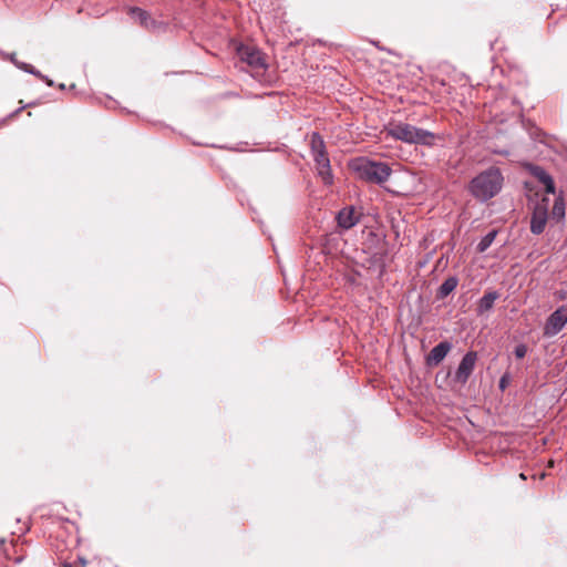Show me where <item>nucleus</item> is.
I'll return each mask as SVG.
<instances>
[{
  "instance_id": "nucleus-1",
  "label": "nucleus",
  "mask_w": 567,
  "mask_h": 567,
  "mask_svg": "<svg viewBox=\"0 0 567 567\" xmlns=\"http://www.w3.org/2000/svg\"><path fill=\"white\" fill-rule=\"evenodd\" d=\"M503 184L504 176L501 169L491 166L470 181L468 192L480 203H486L501 193Z\"/></svg>"
},
{
  "instance_id": "nucleus-2",
  "label": "nucleus",
  "mask_w": 567,
  "mask_h": 567,
  "mask_svg": "<svg viewBox=\"0 0 567 567\" xmlns=\"http://www.w3.org/2000/svg\"><path fill=\"white\" fill-rule=\"evenodd\" d=\"M385 132L393 140L427 147L435 146L437 141H444L441 135L400 121L390 122L385 127Z\"/></svg>"
},
{
  "instance_id": "nucleus-3",
  "label": "nucleus",
  "mask_w": 567,
  "mask_h": 567,
  "mask_svg": "<svg viewBox=\"0 0 567 567\" xmlns=\"http://www.w3.org/2000/svg\"><path fill=\"white\" fill-rule=\"evenodd\" d=\"M351 167L361 181L377 185H382L392 174V168L388 163L367 157L355 158L352 161Z\"/></svg>"
},
{
  "instance_id": "nucleus-4",
  "label": "nucleus",
  "mask_w": 567,
  "mask_h": 567,
  "mask_svg": "<svg viewBox=\"0 0 567 567\" xmlns=\"http://www.w3.org/2000/svg\"><path fill=\"white\" fill-rule=\"evenodd\" d=\"M237 55L255 71H265L268 66L264 53L256 47L240 44L237 48Z\"/></svg>"
},
{
  "instance_id": "nucleus-5",
  "label": "nucleus",
  "mask_w": 567,
  "mask_h": 567,
  "mask_svg": "<svg viewBox=\"0 0 567 567\" xmlns=\"http://www.w3.org/2000/svg\"><path fill=\"white\" fill-rule=\"evenodd\" d=\"M548 219V198H543L534 205L530 217V231L534 235H540Z\"/></svg>"
},
{
  "instance_id": "nucleus-6",
  "label": "nucleus",
  "mask_w": 567,
  "mask_h": 567,
  "mask_svg": "<svg viewBox=\"0 0 567 567\" xmlns=\"http://www.w3.org/2000/svg\"><path fill=\"white\" fill-rule=\"evenodd\" d=\"M476 361H477V352L473 351V350L467 351L463 355V358L454 373V377H453L454 382L460 383V384H465L468 381L473 371L475 370Z\"/></svg>"
},
{
  "instance_id": "nucleus-7",
  "label": "nucleus",
  "mask_w": 567,
  "mask_h": 567,
  "mask_svg": "<svg viewBox=\"0 0 567 567\" xmlns=\"http://www.w3.org/2000/svg\"><path fill=\"white\" fill-rule=\"evenodd\" d=\"M567 323V307L561 306L547 318L544 326V336L554 337L558 334Z\"/></svg>"
},
{
  "instance_id": "nucleus-8",
  "label": "nucleus",
  "mask_w": 567,
  "mask_h": 567,
  "mask_svg": "<svg viewBox=\"0 0 567 567\" xmlns=\"http://www.w3.org/2000/svg\"><path fill=\"white\" fill-rule=\"evenodd\" d=\"M130 14L140 22L141 27L147 30L157 31L166 27V23L151 18L147 11L138 7H131Z\"/></svg>"
},
{
  "instance_id": "nucleus-9",
  "label": "nucleus",
  "mask_w": 567,
  "mask_h": 567,
  "mask_svg": "<svg viewBox=\"0 0 567 567\" xmlns=\"http://www.w3.org/2000/svg\"><path fill=\"white\" fill-rule=\"evenodd\" d=\"M318 176L322 179L324 185L333 184V175L331 171L330 158L328 153L312 156Z\"/></svg>"
},
{
  "instance_id": "nucleus-10",
  "label": "nucleus",
  "mask_w": 567,
  "mask_h": 567,
  "mask_svg": "<svg viewBox=\"0 0 567 567\" xmlns=\"http://www.w3.org/2000/svg\"><path fill=\"white\" fill-rule=\"evenodd\" d=\"M528 171L533 177L544 185V189L547 194H555L556 187L554 179L544 167L530 164Z\"/></svg>"
},
{
  "instance_id": "nucleus-11",
  "label": "nucleus",
  "mask_w": 567,
  "mask_h": 567,
  "mask_svg": "<svg viewBox=\"0 0 567 567\" xmlns=\"http://www.w3.org/2000/svg\"><path fill=\"white\" fill-rule=\"evenodd\" d=\"M452 348H453V344L450 341H447V340L441 341L440 343L434 346L432 348V350L430 351V353L427 354L426 364L429 367L437 365L445 359V357L452 350Z\"/></svg>"
},
{
  "instance_id": "nucleus-12",
  "label": "nucleus",
  "mask_w": 567,
  "mask_h": 567,
  "mask_svg": "<svg viewBox=\"0 0 567 567\" xmlns=\"http://www.w3.org/2000/svg\"><path fill=\"white\" fill-rule=\"evenodd\" d=\"M336 219L339 227L350 229L359 223L360 215L355 213L353 206H347L337 214Z\"/></svg>"
},
{
  "instance_id": "nucleus-13",
  "label": "nucleus",
  "mask_w": 567,
  "mask_h": 567,
  "mask_svg": "<svg viewBox=\"0 0 567 567\" xmlns=\"http://www.w3.org/2000/svg\"><path fill=\"white\" fill-rule=\"evenodd\" d=\"M499 298V292L496 290H489L480 298L477 302V313L483 315L493 309L494 302Z\"/></svg>"
},
{
  "instance_id": "nucleus-14",
  "label": "nucleus",
  "mask_w": 567,
  "mask_h": 567,
  "mask_svg": "<svg viewBox=\"0 0 567 567\" xmlns=\"http://www.w3.org/2000/svg\"><path fill=\"white\" fill-rule=\"evenodd\" d=\"M458 285V278L456 276L447 277L439 287L436 297L437 299L446 298Z\"/></svg>"
},
{
  "instance_id": "nucleus-15",
  "label": "nucleus",
  "mask_w": 567,
  "mask_h": 567,
  "mask_svg": "<svg viewBox=\"0 0 567 567\" xmlns=\"http://www.w3.org/2000/svg\"><path fill=\"white\" fill-rule=\"evenodd\" d=\"M310 150L312 156L327 153L326 143L318 132H312L310 136Z\"/></svg>"
},
{
  "instance_id": "nucleus-16",
  "label": "nucleus",
  "mask_w": 567,
  "mask_h": 567,
  "mask_svg": "<svg viewBox=\"0 0 567 567\" xmlns=\"http://www.w3.org/2000/svg\"><path fill=\"white\" fill-rule=\"evenodd\" d=\"M496 236H497V230H495V229L489 230L485 236H483L481 238L480 243L476 246V250L478 252L486 251L491 247L493 241L495 240Z\"/></svg>"
},
{
  "instance_id": "nucleus-17",
  "label": "nucleus",
  "mask_w": 567,
  "mask_h": 567,
  "mask_svg": "<svg viewBox=\"0 0 567 567\" xmlns=\"http://www.w3.org/2000/svg\"><path fill=\"white\" fill-rule=\"evenodd\" d=\"M553 215L557 217L558 219H561L565 217V204L561 198H557L553 206Z\"/></svg>"
},
{
  "instance_id": "nucleus-18",
  "label": "nucleus",
  "mask_w": 567,
  "mask_h": 567,
  "mask_svg": "<svg viewBox=\"0 0 567 567\" xmlns=\"http://www.w3.org/2000/svg\"><path fill=\"white\" fill-rule=\"evenodd\" d=\"M16 66L34 76H42V73L39 70H37L33 65L28 64L25 62L18 61Z\"/></svg>"
},
{
  "instance_id": "nucleus-19",
  "label": "nucleus",
  "mask_w": 567,
  "mask_h": 567,
  "mask_svg": "<svg viewBox=\"0 0 567 567\" xmlns=\"http://www.w3.org/2000/svg\"><path fill=\"white\" fill-rule=\"evenodd\" d=\"M527 353V346L525 343H519L514 348V355L516 359L525 358Z\"/></svg>"
},
{
  "instance_id": "nucleus-20",
  "label": "nucleus",
  "mask_w": 567,
  "mask_h": 567,
  "mask_svg": "<svg viewBox=\"0 0 567 567\" xmlns=\"http://www.w3.org/2000/svg\"><path fill=\"white\" fill-rule=\"evenodd\" d=\"M383 257H384V254H374L373 257H372L374 262H379L380 264L381 271H383L384 267H385L384 262H383Z\"/></svg>"
},
{
  "instance_id": "nucleus-21",
  "label": "nucleus",
  "mask_w": 567,
  "mask_h": 567,
  "mask_svg": "<svg viewBox=\"0 0 567 567\" xmlns=\"http://www.w3.org/2000/svg\"><path fill=\"white\" fill-rule=\"evenodd\" d=\"M38 78L40 80L44 81L47 83V85H49V86H53V84H54V82L44 74H42V76H38Z\"/></svg>"
},
{
  "instance_id": "nucleus-22",
  "label": "nucleus",
  "mask_w": 567,
  "mask_h": 567,
  "mask_svg": "<svg viewBox=\"0 0 567 567\" xmlns=\"http://www.w3.org/2000/svg\"><path fill=\"white\" fill-rule=\"evenodd\" d=\"M7 58L14 64L17 65L18 63V60L16 58V53H10V54H7Z\"/></svg>"
},
{
  "instance_id": "nucleus-23",
  "label": "nucleus",
  "mask_w": 567,
  "mask_h": 567,
  "mask_svg": "<svg viewBox=\"0 0 567 567\" xmlns=\"http://www.w3.org/2000/svg\"><path fill=\"white\" fill-rule=\"evenodd\" d=\"M507 385V380H506V377H502L501 380H499V388L502 390H504Z\"/></svg>"
},
{
  "instance_id": "nucleus-24",
  "label": "nucleus",
  "mask_w": 567,
  "mask_h": 567,
  "mask_svg": "<svg viewBox=\"0 0 567 567\" xmlns=\"http://www.w3.org/2000/svg\"><path fill=\"white\" fill-rule=\"evenodd\" d=\"M80 564L82 565V567H84L86 561L84 559L80 558Z\"/></svg>"
},
{
  "instance_id": "nucleus-25",
  "label": "nucleus",
  "mask_w": 567,
  "mask_h": 567,
  "mask_svg": "<svg viewBox=\"0 0 567 567\" xmlns=\"http://www.w3.org/2000/svg\"><path fill=\"white\" fill-rule=\"evenodd\" d=\"M59 89L60 90H64L65 89V85L63 83L59 84Z\"/></svg>"
},
{
  "instance_id": "nucleus-26",
  "label": "nucleus",
  "mask_w": 567,
  "mask_h": 567,
  "mask_svg": "<svg viewBox=\"0 0 567 567\" xmlns=\"http://www.w3.org/2000/svg\"><path fill=\"white\" fill-rule=\"evenodd\" d=\"M520 478L526 480V476L524 473L520 474Z\"/></svg>"
},
{
  "instance_id": "nucleus-27",
  "label": "nucleus",
  "mask_w": 567,
  "mask_h": 567,
  "mask_svg": "<svg viewBox=\"0 0 567 567\" xmlns=\"http://www.w3.org/2000/svg\"><path fill=\"white\" fill-rule=\"evenodd\" d=\"M16 561H17V563H21V561H22V557L17 558V560H16Z\"/></svg>"
},
{
  "instance_id": "nucleus-28",
  "label": "nucleus",
  "mask_w": 567,
  "mask_h": 567,
  "mask_svg": "<svg viewBox=\"0 0 567 567\" xmlns=\"http://www.w3.org/2000/svg\"><path fill=\"white\" fill-rule=\"evenodd\" d=\"M21 110H22V107L17 109V111L14 112V114H16V113H19Z\"/></svg>"
},
{
  "instance_id": "nucleus-29",
  "label": "nucleus",
  "mask_w": 567,
  "mask_h": 567,
  "mask_svg": "<svg viewBox=\"0 0 567 567\" xmlns=\"http://www.w3.org/2000/svg\"><path fill=\"white\" fill-rule=\"evenodd\" d=\"M64 567H72V566H71V565H69V564H65V565H64Z\"/></svg>"
}]
</instances>
